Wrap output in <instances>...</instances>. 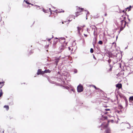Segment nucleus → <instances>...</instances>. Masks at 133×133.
I'll use <instances>...</instances> for the list:
<instances>
[{"mask_svg":"<svg viewBox=\"0 0 133 133\" xmlns=\"http://www.w3.org/2000/svg\"><path fill=\"white\" fill-rule=\"evenodd\" d=\"M104 110L106 111H107L110 110L109 109H105Z\"/></svg>","mask_w":133,"mask_h":133,"instance_id":"obj_34","label":"nucleus"},{"mask_svg":"<svg viewBox=\"0 0 133 133\" xmlns=\"http://www.w3.org/2000/svg\"><path fill=\"white\" fill-rule=\"evenodd\" d=\"M49 10H50V11L51 12V10L50 8H49Z\"/></svg>","mask_w":133,"mask_h":133,"instance_id":"obj_40","label":"nucleus"},{"mask_svg":"<svg viewBox=\"0 0 133 133\" xmlns=\"http://www.w3.org/2000/svg\"><path fill=\"white\" fill-rule=\"evenodd\" d=\"M77 11L79 12V13H80L82 12L83 11V9L82 8H80L79 7H77Z\"/></svg>","mask_w":133,"mask_h":133,"instance_id":"obj_7","label":"nucleus"},{"mask_svg":"<svg viewBox=\"0 0 133 133\" xmlns=\"http://www.w3.org/2000/svg\"><path fill=\"white\" fill-rule=\"evenodd\" d=\"M72 18H74V19L75 18L73 16H72Z\"/></svg>","mask_w":133,"mask_h":133,"instance_id":"obj_51","label":"nucleus"},{"mask_svg":"<svg viewBox=\"0 0 133 133\" xmlns=\"http://www.w3.org/2000/svg\"><path fill=\"white\" fill-rule=\"evenodd\" d=\"M124 123H121V125H122V124H124Z\"/></svg>","mask_w":133,"mask_h":133,"instance_id":"obj_46","label":"nucleus"},{"mask_svg":"<svg viewBox=\"0 0 133 133\" xmlns=\"http://www.w3.org/2000/svg\"><path fill=\"white\" fill-rule=\"evenodd\" d=\"M93 52H94V50H93V49L92 48H91L90 49V52L91 53H92Z\"/></svg>","mask_w":133,"mask_h":133,"instance_id":"obj_23","label":"nucleus"},{"mask_svg":"<svg viewBox=\"0 0 133 133\" xmlns=\"http://www.w3.org/2000/svg\"><path fill=\"white\" fill-rule=\"evenodd\" d=\"M44 74V71H42L41 69H39L38 70L37 74L38 75Z\"/></svg>","mask_w":133,"mask_h":133,"instance_id":"obj_5","label":"nucleus"},{"mask_svg":"<svg viewBox=\"0 0 133 133\" xmlns=\"http://www.w3.org/2000/svg\"><path fill=\"white\" fill-rule=\"evenodd\" d=\"M121 23L122 26H123V24L124 23L123 26L124 28H125L126 25V24L127 23L126 21H124V20H122L121 21Z\"/></svg>","mask_w":133,"mask_h":133,"instance_id":"obj_4","label":"nucleus"},{"mask_svg":"<svg viewBox=\"0 0 133 133\" xmlns=\"http://www.w3.org/2000/svg\"><path fill=\"white\" fill-rule=\"evenodd\" d=\"M93 45H94V42H93Z\"/></svg>","mask_w":133,"mask_h":133,"instance_id":"obj_56","label":"nucleus"},{"mask_svg":"<svg viewBox=\"0 0 133 133\" xmlns=\"http://www.w3.org/2000/svg\"><path fill=\"white\" fill-rule=\"evenodd\" d=\"M114 121L113 120H112V119H111V120H110V121H109V122H111L112 123Z\"/></svg>","mask_w":133,"mask_h":133,"instance_id":"obj_35","label":"nucleus"},{"mask_svg":"<svg viewBox=\"0 0 133 133\" xmlns=\"http://www.w3.org/2000/svg\"><path fill=\"white\" fill-rule=\"evenodd\" d=\"M83 86L81 84H79L77 87L78 92H81L83 91Z\"/></svg>","mask_w":133,"mask_h":133,"instance_id":"obj_2","label":"nucleus"},{"mask_svg":"<svg viewBox=\"0 0 133 133\" xmlns=\"http://www.w3.org/2000/svg\"><path fill=\"white\" fill-rule=\"evenodd\" d=\"M126 124H128L129 125V127H127V128H130V125L129 123H127Z\"/></svg>","mask_w":133,"mask_h":133,"instance_id":"obj_24","label":"nucleus"},{"mask_svg":"<svg viewBox=\"0 0 133 133\" xmlns=\"http://www.w3.org/2000/svg\"><path fill=\"white\" fill-rule=\"evenodd\" d=\"M92 30H94V34L95 35V32L97 30V28L95 26H94V27L92 28Z\"/></svg>","mask_w":133,"mask_h":133,"instance_id":"obj_9","label":"nucleus"},{"mask_svg":"<svg viewBox=\"0 0 133 133\" xmlns=\"http://www.w3.org/2000/svg\"><path fill=\"white\" fill-rule=\"evenodd\" d=\"M87 31L88 32V28H87Z\"/></svg>","mask_w":133,"mask_h":133,"instance_id":"obj_45","label":"nucleus"},{"mask_svg":"<svg viewBox=\"0 0 133 133\" xmlns=\"http://www.w3.org/2000/svg\"><path fill=\"white\" fill-rule=\"evenodd\" d=\"M74 71L75 73H76L77 72V70L75 69H74Z\"/></svg>","mask_w":133,"mask_h":133,"instance_id":"obj_19","label":"nucleus"},{"mask_svg":"<svg viewBox=\"0 0 133 133\" xmlns=\"http://www.w3.org/2000/svg\"><path fill=\"white\" fill-rule=\"evenodd\" d=\"M93 58L95 59H96V58H95V56L94 55H93Z\"/></svg>","mask_w":133,"mask_h":133,"instance_id":"obj_42","label":"nucleus"},{"mask_svg":"<svg viewBox=\"0 0 133 133\" xmlns=\"http://www.w3.org/2000/svg\"><path fill=\"white\" fill-rule=\"evenodd\" d=\"M93 40H94V41H95V43H95H95L96 41V38H94V39H93Z\"/></svg>","mask_w":133,"mask_h":133,"instance_id":"obj_36","label":"nucleus"},{"mask_svg":"<svg viewBox=\"0 0 133 133\" xmlns=\"http://www.w3.org/2000/svg\"><path fill=\"white\" fill-rule=\"evenodd\" d=\"M32 51H31L30 52V54H31L32 53Z\"/></svg>","mask_w":133,"mask_h":133,"instance_id":"obj_41","label":"nucleus"},{"mask_svg":"<svg viewBox=\"0 0 133 133\" xmlns=\"http://www.w3.org/2000/svg\"><path fill=\"white\" fill-rule=\"evenodd\" d=\"M24 2H25L26 3L28 4H31V3H29V2H28L27 1H25V0H24Z\"/></svg>","mask_w":133,"mask_h":133,"instance_id":"obj_20","label":"nucleus"},{"mask_svg":"<svg viewBox=\"0 0 133 133\" xmlns=\"http://www.w3.org/2000/svg\"><path fill=\"white\" fill-rule=\"evenodd\" d=\"M81 14H79L78 11H77V12H76V17L78 16L79 15H80Z\"/></svg>","mask_w":133,"mask_h":133,"instance_id":"obj_17","label":"nucleus"},{"mask_svg":"<svg viewBox=\"0 0 133 133\" xmlns=\"http://www.w3.org/2000/svg\"><path fill=\"white\" fill-rule=\"evenodd\" d=\"M4 83V82H0V88H1L4 85L3 84Z\"/></svg>","mask_w":133,"mask_h":133,"instance_id":"obj_14","label":"nucleus"},{"mask_svg":"<svg viewBox=\"0 0 133 133\" xmlns=\"http://www.w3.org/2000/svg\"><path fill=\"white\" fill-rule=\"evenodd\" d=\"M77 28L78 34H79V35L80 36L81 35V34L80 32V31L81 30L82 28L81 27L78 26L77 27Z\"/></svg>","mask_w":133,"mask_h":133,"instance_id":"obj_6","label":"nucleus"},{"mask_svg":"<svg viewBox=\"0 0 133 133\" xmlns=\"http://www.w3.org/2000/svg\"><path fill=\"white\" fill-rule=\"evenodd\" d=\"M53 37V36H52V37L51 38H50L46 39L48 41H50V40Z\"/></svg>","mask_w":133,"mask_h":133,"instance_id":"obj_26","label":"nucleus"},{"mask_svg":"<svg viewBox=\"0 0 133 133\" xmlns=\"http://www.w3.org/2000/svg\"><path fill=\"white\" fill-rule=\"evenodd\" d=\"M87 11V13H86V16H87V18H86V19H87V15L88 14H89V12L88 11Z\"/></svg>","mask_w":133,"mask_h":133,"instance_id":"obj_25","label":"nucleus"},{"mask_svg":"<svg viewBox=\"0 0 133 133\" xmlns=\"http://www.w3.org/2000/svg\"><path fill=\"white\" fill-rule=\"evenodd\" d=\"M85 26V25L83 26V27H84Z\"/></svg>","mask_w":133,"mask_h":133,"instance_id":"obj_55","label":"nucleus"},{"mask_svg":"<svg viewBox=\"0 0 133 133\" xmlns=\"http://www.w3.org/2000/svg\"><path fill=\"white\" fill-rule=\"evenodd\" d=\"M131 5H130L129 7H127L126 9H128V11H130L131 10Z\"/></svg>","mask_w":133,"mask_h":133,"instance_id":"obj_18","label":"nucleus"},{"mask_svg":"<svg viewBox=\"0 0 133 133\" xmlns=\"http://www.w3.org/2000/svg\"><path fill=\"white\" fill-rule=\"evenodd\" d=\"M68 49L69 50H70V47H68Z\"/></svg>","mask_w":133,"mask_h":133,"instance_id":"obj_44","label":"nucleus"},{"mask_svg":"<svg viewBox=\"0 0 133 133\" xmlns=\"http://www.w3.org/2000/svg\"><path fill=\"white\" fill-rule=\"evenodd\" d=\"M125 102H126V104H127V101L126 100H125Z\"/></svg>","mask_w":133,"mask_h":133,"instance_id":"obj_52","label":"nucleus"},{"mask_svg":"<svg viewBox=\"0 0 133 133\" xmlns=\"http://www.w3.org/2000/svg\"><path fill=\"white\" fill-rule=\"evenodd\" d=\"M71 20H69L68 21H69V22H70L71 21Z\"/></svg>","mask_w":133,"mask_h":133,"instance_id":"obj_49","label":"nucleus"},{"mask_svg":"<svg viewBox=\"0 0 133 133\" xmlns=\"http://www.w3.org/2000/svg\"><path fill=\"white\" fill-rule=\"evenodd\" d=\"M124 11H125L124 10H123V12H124Z\"/></svg>","mask_w":133,"mask_h":133,"instance_id":"obj_53","label":"nucleus"},{"mask_svg":"<svg viewBox=\"0 0 133 133\" xmlns=\"http://www.w3.org/2000/svg\"><path fill=\"white\" fill-rule=\"evenodd\" d=\"M105 133H110V130L109 128H107L106 130L105 131Z\"/></svg>","mask_w":133,"mask_h":133,"instance_id":"obj_13","label":"nucleus"},{"mask_svg":"<svg viewBox=\"0 0 133 133\" xmlns=\"http://www.w3.org/2000/svg\"><path fill=\"white\" fill-rule=\"evenodd\" d=\"M62 23L63 24V22H62Z\"/></svg>","mask_w":133,"mask_h":133,"instance_id":"obj_60","label":"nucleus"},{"mask_svg":"<svg viewBox=\"0 0 133 133\" xmlns=\"http://www.w3.org/2000/svg\"><path fill=\"white\" fill-rule=\"evenodd\" d=\"M124 28V27H123V26H122L121 27V28H120V31H122V30H123V29Z\"/></svg>","mask_w":133,"mask_h":133,"instance_id":"obj_29","label":"nucleus"},{"mask_svg":"<svg viewBox=\"0 0 133 133\" xmlns=\"http://www.w3.org/2000/svg\"><path fill=\"white\" fill-rule=\"evenodd\" d=\"M71 90L72 91L74 92H75V90L74 89H71Z\"/></svg>","mask_w":133,"mask_h":133,"instance_id":"obj_33","label":"nucleus"},{"mask_svg":"<svg viewBox=\"0 0 133 133\" xmlns=\"http://www.w3.org/2000/svg\"><path fill=\"white\" fill-rule=\"evenodd\" d=\"M105 118H107V117H106Z\"/></svg>","mask_w":133,"mask_h":133,"instance_id":"obj_62","label":"nucleus"},{"mask_svg":"<svg viewBox=\"0 0 133 133\" xmlns=\"http://www.w3.org/2000/svg\"><path fill=\"white\" fill-rule=\"evenodd\" d=\"M122 85L121 84H118L116 85V87L118 88L119 89L121 88Z\"/></svg>","mask_w":133,"mask_h":133,"instance_id":"obj_8","label":"nucleus"},{"mask_svg":"<svg viewBox=\"0 0 133 133\" xmlns=\"http://www.w3.org/2000/svg\"><path fill=\"white\" fill-rule=\"evenodd\" d=\"M111 60L113 61V63L114 64L116 63H117V60L116 61V59H115L114 58H113Z\"/></svg>","mask_w":133,"mask_h":133,"instance_id":"obj_12","label":"nucleus"},{"mask_svg":"<svg viewBox=\"0 0 133 133\" xmlns=\"http://www.w3.org/2000/svg\"><path fill=\"white\" fill-rule=\"evenodd\" d=\"M37 6H38V8L39 7V6H38L37 5Z\"/></svg>","mask_w":133,"mask_h":133,"instance_id":"obj_54","label":"nucleus"},{"mask_svg":"<svg viewBox=\"0 0 133 133\" xmlns=\"http://www.w3.org/2000/svg\"><path fill=\"white\" fill-rule=\"evenodd\" d=\"M125 18V17H124V18Z\"/></svg>","mask_w":133,"mask_h":133,"instance_id":"obj_59","label":"nucleus"},{"mask_svg":"<svg viewBox=\"0 0 133 133\" xmlns=\"http://www.w3.org/2000/svg\"><path fill=\"white\" fill-rule=\"evenodd\" d=\"M92 86H93V87H94L95 88V89H98V88H97L96 87L95 85H92Z\"/></svg>","mask_w":133,"mask_h":133,"instance_id":"obj_32","label":"nucleus"},{"mask_svg":"<svg viewBox=\"0 0 133 133\" xmlns=\"http://www.w3.org/2000/svg\"><path fill=\"white\" fill-rule=\"evenodd\" d=\"M57 12L58 13H60L62 12V11H58V10H57Z\"/></svg>","mask_w":133,"mask_h":133,"instance_id":"obj_38","label":"nucleus"},{"mask_svg":"<svg viewBox=\"0 0 133 133\" xmlns=\"http://www.w3.org/2000/svg\"><path fill=\"white\" fill-rule=\"evenodd\" d=\"M84 36L85 37H87L88 36V35L87 34H84Z\"/></svg>","mask_w":133,"mask_h":133,"instance_id":"obj_37","label":"nucleus"},{"mask_svg":"<svg viewBox=\"0 0 133 133\" xmlns=\"http://www.w3.org/2000/svg\"><path fill=\"white\" fill-rule=\"evenodd\" d=\"M43 11L44 12H46L45 10H44V9H43Z\"/></svg>","mask_w":133,"mask_h":133,"instance_id":"obj_39","label":"nucleus"},{"mask_svg":"<svg viewBox=\"0 0 133 133\" xmlns=\"http://www.w3.org/2000/svg\"><path fill=\"white\" fill-rule=\"evenodd\" d=\"M67 44L66 43H64L63 44H61V46L59 47V49L61 51H62L65 48V47Z\"/></svg>","mask_w":133,"mask_h":133,"instance_id":"obj_3","label":"nucleus"},{"mask_svg":"<svg viewBox=\"0 0 133 133\" xmlns=\"http://www.w3.org/2000/svg\"><path fill=\"white\" fill-rule=\"evenodd\" d=\"M129 99L130 100L133 101V96L130 97Z\"/></svg>","mask_w":133,"mask_h":133,"instance_id":"obj_22","label":"nucleus"},{"mask_svg":"<svg viewBox=\"0 0 133 133\" xmlns=\"http://www.w3.org/2000/svg\"><path fill=\"white\" fill-rule=\"evenodd\" d=\"M56 39H58L59 42L61 44H63L64 43H65V38L64 37L59 38H56Z\"/></svg>","mask_w":133,"mask_h":133,"instance_id":"obj_1","label":"nucleus"},{"mask_svg":"<svg viewBox=\"0 0 133 133\" xmlns=\"http://www.w3.org/2000/svg\"><path fill=\"white\" fill-rule=\"evenodd\" d=\"M4 130H2L1 131L0 130V133H3Z\"/></svg>","mask_w":133,"mask_h":133,"instance_id":"obj_30","label":"nucleus"},{"mask_svg":"<svg viewBox=\"0 0 133 133\" xmlns=\"http://www.w3.org/2000/svg\"><path fill=\"white\" fill-rule=\"evenodd\" d=\"M66 88L67 89H68L69 88V87H67Z\"/></svg>","mask_w":133,"mask_h":133,"instance_id":"obj_43","label":"nucleus"},{"mask_svg":"<svg viewBox=\"0 0 133 133\" xmlns=\"http://www.w3.org/2000/svg\"><path fill=\"white\" fill-rule=\"evenodd\" d=\"M58 41L56 40H55L54 41V43H53V45L54 46H55V45L57 44V43L58 42Z\"/></svg>","mask_w":133,"mask_h":133,"instance_id":"obj_11","label":"nucleus"},{"mask_svg":"<svg viewBox=\"0 0 133 133\" xmlns=\"http://www.w3.org/2000/svg\"><path fill=\"white\" fill-rule=\"evenodd\" d=\"M98 43L99 44L101 45L103 44V42H102L101 41H99Z\"/></svg>","mask_w":133,"mask_h":133,"instance_id":"obj_21","label":"nucleus"},{"mask_svg":"<svg viewBox=\"0 0 133 133\" xmlns=\"http://www.w3.org/2000/svg\"><path fill=\"white\" fill-rule=\"evenodd\" d=\"M112 60L111 59H109L108 61V63L110 64V62H111Z\"/></svg>","mask_w":133,"mask_h":133,"instance_id":"obj_27","label":"nucleus"},{"mask_svg":"<svg viewBox=\"0 0 133 133\" xmlns=\"http://www.w3.org/2000/svg\"><path fill=\"white\" fill-rule=\"evenodd\" d=\"M109 66L110 67V69L109 70L110 71H111L112 70V66H111L110 64H109Z\"/></svg>","mask_w":133,"mask_h":133,"instance_id":"obj_28","label":"nucleus"},{"mask_svg":"<svg viewBox=\"0 0 133 133\" xmlns=\"http://www.w3.org/2000/svg\"><path fill=\"white\" fill-rule=\"evenodd\" d=\"M107 15V14H105V16H106Z\"/></svg>","mask_w":133,"mask_h":133,"instance_id":"obj_47","label":"nucleus"},{"mask_svg":"<svg viewBox=\"0 0 133 133\" xmlns=\"http://www.w3.org/2000/svg\"><path fill=\"white\" fill-rule=\"evenodd\" d=\"M107 112H105V114H107Z\"/></svg>","mask_w":133,"mask_h":133,"instance_id":"obj_58","label":"nucleus"},{"mask_svg":"<svg viewBox=\"0 0 133 133\" xmlns=\"http://www.w3.org/2000/svg\"><path fill=\"white\" fill-rule=\"evenodd\" d=\"M101 126L103 127L104 128H106L107 127L108 125L107 124L104 125L103 123L101 125Z\"/></svg>","mask_w":133,"mask_h":133,"instance_id":"obj_15","label":"nucleus"},{"mask_svg":"<svg viewBox=\"0 0 133 133\" xmlns=\"http://www.w3.org/2000/svg\"><path fill=\"white\" fill-rule=\"evenodd\" d=\"M4 107L6 109V110H8L9 109V106L8 105H5L4 106Z\"/></svg>","mask_w":133,"mask_h":133,"instance_id":"obj_16","label":"nucleus"},{"mask_svg":"<svg viewBox=\"0 0 133 133\" xmlns=\"http://www.w3.org/2000/svg\"><path fill=\"white\" fill-rule=\"evenodd\" d=\"M128 20L129 21H130V20L129 18H128Z\"/></svg>","mask_w":133,"mask_h":133,"instance_id":"obj_50","label":"nucleus"},{"mask_svg":"<svg viewBox=\"0 0 133 133\" xmlns=\"http://www.w3.org/2000/svg\"><path fill=\"white\" fill-rule=\"evenodd\" d=\"M114 43H112V44H113Z\"/></svg>","mask_w":133,"mask_h":133,"instance_id":"obj_61","label":"nucleus"},{"mask_svg":"<svg viewBox=\"0 0 133 133\" xmlns=\"http://www.w3.org/2000/svg\"><path fill=\"white\" fill-rule=\"evenodd\" d=\"M51 72V71L49 69L45 70L44 71V73H50Z\"/></svg>","mask_w":133,"mask_h":133,"instance_id":"obj_10","label":"nucleus"},{"mask_svg":"<svg viewBox=\"0 0 133 133\" xmlns=\"http://www.w3.org/2000/svg\"><path fill=\"white\" fill-rule=\"evenodd\" d=\"M49 81L50 82V83H51L54 84V83H55V82H54L52 81H50L49 80Z\"/></svg>","mask_w":133,"mask_h":133,"instance_id":"obj_31","label":"nucleus"},{"mask_svg":"<svg viewBox=\"0 0 133 133\" xmlns=\"http://www.w3.org/2000/svg\"><path fill=\"white\" fill-rule=\"evenodd\" d=\"M31 4L32 5H33V4Z\"/></svg>","mask_w":133,"mask_h":133,"instance_id":"obj_57","label":"nucleus"},{"mask_svg":"<svg viewBox=\"0 0 133 133\" xmlns=\"http://www.w3.org/2000/svg\"><path fill=\"white\" fill-rule=\"evenodd\" d=\"M124 130V128L123 129H121V131H122V130Z\"/></svg>","mask_w":133,"mask_h":133,"instance_id":"obj_48","label":"nucleus"}]
</instances>
